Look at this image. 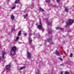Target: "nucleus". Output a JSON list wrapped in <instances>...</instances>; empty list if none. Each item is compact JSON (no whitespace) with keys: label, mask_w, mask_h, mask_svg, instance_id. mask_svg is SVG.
Listing matches in <instances>:
<instances>
[{"label":"nucleus","mask_w":74,"mask_h":74,"mask_svg":"<svg viewBox=\"0 0 74 74\" xmlns=\"http://www.w3.org/2000/svg\"><path fill=\"white\" fill-rule=\"evenodd\" d=\"M16 49V47H12L11 49V51H10V53L11 55L13 56L15 54V51Z\"/></svg>","instance_id":"obj_1"},{"label":"nucleus","mask_w":74,"mask_h":74,"mask_svg":"<svg viewBox=\"0 0 74 74\" xmlns=\"http://www.w3.org/2000/svg\"><path fill=\"white\" fill-rule=\"evenodd\" d=\"M73 22V20L70 19L66 23L67 25H71Z\"/></svg>","instance_id":"obj_2"},{"label":"nucleus","mask_w":74,"mask_h":74,"mask_svg":"<svg viewBox=\"0 0 74 74\" xmlns=\"http://www.w3.org/2000/svg\"><path fill=\"white\" fill-rule=\"evenodd\" d=\"M10 65H6V67L5 68V69L7 70V71H10Z\"/></svg>","instance_id":"obj_3"},{"label":"nucleus","mask_w":74,"mask_h":74,"mask_svg":"<svg viewBox=\"0 0 74 74\" xmlns=\"http://www.w3.org/2000/svg\"><path fill=\"white\" fill-rule=\"evenodd\" d=\"M60 52L58 51H56V54L57 56H60V55H61V54H60Z\"/></svg>","instance_id":"obj_4"},{"label":"nucleus","mask_w":74,"mask_h":74,"mask_svg":"<svg viewBox=\"0 0 74 74\" xmlns=\"http://www.w3.org/2000/svg\"><path fill=\"white\" fill-rule=\"evenodd\" d=\"M30 35H29V44H32V39L31 38H30Z\"/></svg>","instance_id":"obj_5"},{"label":"nucleus","mask_w":74,"mask_h":74,"mask_svg":"<svg viewBox=\"0 0 74 74\" xmlns=\"http://www.w3.org/2000/svg\"><path fill=\"white\" fill-rule=\"evenodd\" d=\"M42 27V25H41V22L40 21L39 25H38V29H40Z\"/></svg>","instance_id":"obj_6"},{"label":"nucleus","mask_w":74,"mask_h":74,"mask_svg":"<svg viewBox=\"0 0 74 74\" xmlns=\"http://www.w3.org/2000/svg\"><path fill=\"white\" fill-rule=\"evenodd\" d=\"M2 56L3 59H4V55H5V52L4 51L2 52Z\"/></svg>","instance_id":"obj_7"},{"label":"nucleus","mask_w":74,"mask_h":74,"mask_svg":"<svg viewBox=\"0 0 74 74\" xmlns=\"http://www.w3.org/2000/svg\"><path fill=\"white\" fill-rule=\"evenodd\" d=\"M27 56L28 58H30L31 57V54H30V53L29 52H27Z\"/></svg>","instance_id":"obj_8"},{"label":"nucleus","mask_w":74,"mask_h":74,"mask_svg":"<svg viewBox=\"0 0 74 74\" xmlns=\"http://www.w3.org/2000/svg\"><path fill=\"white\" fill-rule=\"evenodd\" d=\"M21 32H22V31H19L18 34V36H20L21 34Z\"/></svg>","instance_id":"obj_9"},{"label":"nucleus","mask_w":74,"mask_h":74,"mask_svg":"<svg viewBox=\"0 0 74 74\" xmlns=\"http://www.w3.org/2000/svg\"><path fill=\"white\" fill-rule=\"evenodd\" d=\"M60 29H61V30H63V29L59 27H56V30H59Z\"/></svg>","instance_id":"obj_10"},{"label":"nucleus","mask_w":74,"mask_h":74,"mask_svg":"<svg viewBox=\"0 0 74 74\" xmlns=\"http://www.w3.org/2000/svg\"><path fill=\"white\" fill-rule=\"evenodd\" d=\"M51 40H52V38H49L47 40V41H48V42H50Z\"/></svg>","instance_id":"obj_11"},{"label":"nucleus","mask_w":74,"mask_h":74,"mask_svg":"<svg viewBox=\"0 0 74 74\" xmlns=\"http://www.w3.org/2000/svg\"><path fill=\"white\" fill-rule=\"evenodd\" d=\"M11 18L12 19V21H13L14 19V16L13 15H12L11 16Z\"/></svg>","instance_id":"obj_12"},{"label":"nucleus","mask_w":74,"mask_h":74,"mask_svg":"<svg viewBox=\"0 0 74 74\" xmlns=\"http://www.w3.org/2000/svg\"><path fill=\"white\" fill-rule=\"evenodd\" d=\"M65 11L66 12H67L69 11V8H65Z\"/></svg>","instance_id":"obj_13"},{"label":"nucleus","mask_w":74,"mask_h":74,"mask_svg":"<svg viewBox=\"0 0 74 74\" xmlns=\"http://www.w3.org/2000/svg\"><path fill=\"white\" fill-rule=\"evenodd\" d=\"M25 67H26V66L22 67L20 68V69L21 70H22L23 69H25Z\"/></svg>","instance_id":"obj_14"},{"label":"nucleus","mask_w":74,"mask_h":74,"mask_svg":"<svg viewBox=\"0 0 74 74\" xmlns=\"http://www.w3.org/2000/svg\"><path fill=\"white\" fill-rule=\"evenodd\" d=\"M24 18H27V14H26L24 16Z\"/></svg>","instance_id":"obj_15"},{"label":"nucleus","mask_w":74,"mask_h":74,"mask_svg":"<svg viewBox=\"0 0 74 74\" xmlns=\"http://www.w3.org/2000/svg\"><path fill=\"white\" fill-rule=\"evenodd\" d=\"M19 2V0H16L15 3H18Z\"/></svg>","instance_id":"obj_16"},{"label":"nucleus","mask_w":74,"mask_h":74,"mask_svg":"<svg viewBox=\"0 0 74 74\" xmlns=\"http://www.w3.org/2000/svg\"><path fill=\"white\" fill-rule=\"evenodd\" d=\"M39 10H40V11H44V10H43V9H42L41 8H39Z\"/></svg>","instance_id":"obj_17"},{"label":"nucleus","mask_w":74,"mask_h":74,"mask_svg":"<svg viewBox=\"0 0 74 74\" xmlns=\"http://www.w3.org/2000/svg\"><path fill=\"white\" fill-rule=\"evenodd\" d=\"M48 32L49 33H51V32H52V31H51L50 29H49V30H48Z\"/></svg>","instance_id":"obj_18"},{"label":"nucleus","mask_w":74,"mask_h":74,"mask_svg":"<svg viewBox=\"0 0 74 74\" xmlns=\"http://www.w3.org/2000/svg\"><path fill=\"white\" fill-rule=\"evenodd\" d=\"M51 24H52V23H50L49 22L48 23V25H51Z\"/></svg>","instance_id":"obj_19"},{"label":"nucleus","mask_w":74,"mask_h":74,"mask_svg":"<svg viewBox=\"0 0 74 74\" xmlns=\"http://www.w3.org/2000/svg\"><path fill=\"white\" fill-rule=\"evenodd\" d=\"M45 1L47 3H49L50 1V0H45Z\"/></svg>","instance_id":"obj_20"},{"label":"nucleus","mask_w":74,"mask_h":74,"mask_svg":"<svg viewBox=\"0 0 74 74\" xmlns=\"http://www.w3.org/2000/svg\"><path fill=\"white\" fill-rule=\"evenodd\" d=\"M72 56H73V54H72V53H71L69 57H72Z\"/></svg>","instance_id":"obj_21"},{"label":"nucleus","mask_w":74,"mask_h":74,"mask_svg":"<svg viewBox=\"0 0 74 74\" xmlns=\"http://www.w3.org/2000/svg\"><path fill=\"white\" fill-rule=\"evenodd\" d=\"M64 74H69V73L68 72H65Z\"/></svg>","instance_id":"obj_22"},{"label":"nucleus","mask_w":74,"mask_h":74,"mask_svg":"<svg viewBox=\"0 0 74 74\" xmlns=\"http://www.w3.org/2000/svg\"><path fill=\"white\" fill-rule=\"evenodd\" d=\"M15 6H14L12 7L11 9L12 10H14V9H15Z\"/></svg>","instance_id":"obj_23"},{"label":"nucleus","mask_w":74,"mask_h":74,"mask_svg":"<svg viewBox=\"0 0 74 74\" xmlns=\"http://www.w3.org/2000/svg\"><path fill=\"white\" fill-rule=\"evenodd\" d=\"M14 30H15V29H14V28H13L12 29V32H13V31H14Z\"/></svg>","instance_id":"obj_24"},{"label":"nucleus","mask_w":74,"mask_h":74,"mask_svg":"<svg viewBox=\"0 0 74 74\" xmlns=\"http://www.w3.org/2000/svg\"><path fill=\"white\" fill-rule=\"evenodd\" d=\"M19 39V37L18 36H17L16 38V40H18Z\"/></svg>","instance_id":"obj_25"},{"label":"nucleus","mask_w":74,"mask_h":74,"mask_svg":"<svg viewBox=\"0 0 74 74\" xmlns=\"http://www.w3.org/2000/svg\"><path fill=\"white\" fill-rule=\"evenodd\" d=\"M2 59V57L1 56H0V61Z\"/></svg>","instance_id":"obj_26"},{"label":"nucleus","mask_w":74,"mask_h":74,"mask_svg":"<svg viewBox=\"0 0 74 74\" xmlns=\"http://www.w3.org/2000/svg\"><path fill=\"white\" fill-rule=\"evenodd\" d=\"M60 60H61V61H63V60H62V58H60Z\"/></svg>","instance_id":"obj_27"},{"label":"nucleus","mask_w":74,"mask_h":74,"mask_svg":"<svg viewBox=\"0 0 74 74\" xmlns=\"http://www.w3.org/2000/svg\"><path fill=\"white\" fill-rule=\"evenodd\" d=\"M27 35V34H26V33H25L24 34V35L25 36H26Z\"/></svg>","instance_id":"obj_28"},{"label":"nucleus","mask_w":74,"mask_h":74,"mask_svg":"<svg viewBox=\"0 0 74 74\" xmlns=\"http://www.w3.org/2000/svg\"><path fill=\"white\" fill-rule=\"evenodd\" d=\"M56 1L58 3V2H59V1H60V0H56Z\"/></svg>","instance_id":"obj_29"},{"label":"nucleus","mask_w":74,"mask_h":74,"mask_svg":"<svg viewBox=\"0 0 74 74\" xmlns=\"http://www.w3.org/2000/svg\"><path fill=\"white\" fill-rule=\"evenodd\" d=\"M41 30H42V31H44V29L43 28H41Z\"/></svg>","instance_id":"obj_30"},{"label":"nucleus","mask_w":74,"mask_h":74,"mask_svg":"<svg viewBox=\"0 0 74 74\" xmlns=\"http://www.w3.org/2000/svg\"><path fill=\"white\" fill-rule=\"evenodd\" d=\"M29 32H31V30L30 29H29Z\"/></svg>","instance_id":"obj_31"},{"label":"nucleus","mask_w":74,"mask_h":74,"mask_svg":"<svg viewBox=\"0 0 74 74\" xmlns=\"http://www.w3.org/2000/svg\"><path fill=\"white\" fill-rule=\"evenodd\" d=\"M35 74H40V73L39 72H38L37 73H36Z\"/></svg>","instance_id":"obj_32"},{"label":"nucleus","mask_w":74,"mask_h":74,"mask_svg":"<svg viewBox=\"0 0 74 74\" xmlns=\"http://www.w3.org/2000/svg\"><path fill=\"white\" fill-rule=\"evenodd\" d=\"M63 64H61L60 65V66H63Z\"/></svg>","instance_id":"obj_33"},{"label":"nucleus","mask_w":74,"mask_h":74,"mask_svg":"<svg viewBox=\"0 0 74 74\" xmlns=\"http://www.w3.org/2000/svg\"><path fill=\"white\" fill-rule=\"evenodd\" d=\"M61 74H63V72H61Z\"/></svg>","instance_id":"obj_34"},{"label":"nucleus","mask_w":74,"mask_h":74,"mask_svg":"<svg viewBox=\"0 0 74 74\" xmlns=\"http://www.w3.org/2000/svg\"><path fill=\"white\" fill-rule=\"evenodd\" d=\"M51 74H54L53 73H51Z\"/></svg>","instance_id":"obj_35"},{"label":"nucleus","mask_w":74,"mask_h":74,"mask_svg":"<svg viewBox=\"0 0 74 74\" xmlns=\"http://www.w3.org/2000/svg\"><path fill=\"white\" fill-rule=\"evenodd\" d=\"M34 35H35V34H36V33H34Z\"/></svg>","instance_id":"obj_36"},{"label":"nucleus","mask_w":74,"mask_h":74,"mask_svg":"<svg viewBox=\"0 0 74 74\" xmlns=\"http://www.w3.org/2000/svg\"><path fill=\"white\" fill-rule=\"evenodd\" d=\"M32 7H33V5H32Z\"/></svg>","instance_id":"obj_37"}]
</instances>
